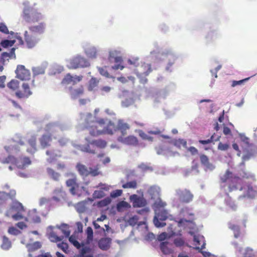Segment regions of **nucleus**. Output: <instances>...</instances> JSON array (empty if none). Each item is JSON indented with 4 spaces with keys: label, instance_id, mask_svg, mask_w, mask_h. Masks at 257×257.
I'll return each instance as SVG.
<instances>
[{
    "label": "nucleus",
    "instance_id": "79ce46f5",
    "mask_svg": "<svg viewBox=\"0 0 257 257\" xmlns=\"http://www.w3.org/2000/svg\"><path fill=\"white\" fill-rule=\"evenodd\" d=\"M26 139L22 137L20 134H16L12 139L14 142L18 144L19 145L23 146L25 145V140Z\"/></svg>",
    "mask_w": 257,
    "mask_h": 257
},
{
    "label": "nucleus",
    "instance_id": "c03bdc74",
    "mask_svg": "<svg viewBox=\"0 0 257 257\" xmlns=\"http://www.w3.org/2000/svg\"><path fill=\"white\" fill-rule=\"evenodd\" d=\"M5 149L9 154H16L20 151V148L17 145L5 146Z\"/></svg>",
    "mask_w": 257,
    "mask_h": 257
},
{
    "label": "nucleus",
    "instance_id": "7c9ffc66",
    "mask_svg": "<svg viewBox=\"0 0 257 257\" xmlns=\"http://www.w3.org/2000/svg\"><path fill=\"white\" fill-rule=\"evenodd\" d=\"M189 234L193 236V241L195 242V245H200L201 249H203L205 248V242L204 237L203 235L200 234H195V233L193 231H190Z\"/></svg>",
    "mask_w": 257,
    "mask_h": 257
},
{
    "label": "nucleus",
    "instance_id": "b1692460",
    "mask_svg": "<svg viewBox=\"0 0 257 257\" xmlns=\"http://www.w3.org/2000/svg\"><path fill=\"white\" fill-rule=\"evenodd\" d=\"M54 228V227L52 225H50L47 227V234L48 236V238L50 239L51 241L54 242H57L62 240L64 238L63 236H58L56 233L53 230Z\"/></svg>",
    "mask_w": 257,
    "mask_h": 257
},
{
    "label": "nucleus",
    "instance_id": "69168bd1",
    "mask_svg": "<svg viewBox=\"0 0 257 257\" xmlns=\"http://www.w3.org/2000/svg\"><path fill=\"white\" fill-rule=\"evenodd\" d=\"M122 193V190L121 189H117L112 191L110 194V197L112 198H115L120 196Z\"/></svg>",
    "mask_w": 257,
    "mask_h": 257
},
{
    "label": "nucleus",
    "instance_id": "bb28decb",
    "mask_svg": "<svg viewBox=\"0 0 257 257\" xmlns=\"http://www.w3.org/2000/svg\"><path fill=\"white\" fill-rule=\"evenodd\" d=\"M111 239L109 237H102L98 242V246L102 250L106 251L110 247Z\"/></svg>",
    "mask_w": 257,
    "mask_h": 257
},
{
    "label": "nucleus",
    "instance_id": "bf43d9fd",
    "mask_svg": "<svg viewBox=\"0 0 257 257\" xmlns=\"http://www.w3.org/2000/svg\"><path fill=\"white\" fill-rule=\"evenodd\" d=\"M229 228L233 231L235 238H238L239 236V228L238 225L229 223Z\"/></svg>",
    "mask_w": 257,
    "mask_h": 257
},
{
    "label": "nucleus",
    "instance_id": "39448f33",
    "mask_svg": "<svg viewBox=\"0 0 257 257\" xmlns=\"http://www.w3.org/2000/svg\"><path fill=\"white\" fill-rule=\"evenodd\" d=\"M82 79V76H72L68 73L66 74L62 81V84L65 85L68 88L70 97L72 99H77L82 95L84 93L83 86L80 85L76 88L72 87L73 85L80 82Z\"/></svg>",
    "mask_w": 257,
    "mask_h": 257
},
{
    "label": "nucleus",
    "instance_id": "8fccbe9b",
    "mask_svg": "<svg viewBox=\"0 0 257 257\" xmlns=\"http://www.w3.org/2000/svg\"><path fill=\"white\" fill-rule=\"evenodd\" d=\"M11 247V242L9 239L6 236L3 237V243L1 247L3 249L8 250Z\"/></svg>",
    "mask_w": 257,
    "mask_h": 257
},
{
    "label": "nucleus",
    "instance_id": "de8ad7c7",
    "mask_svg": "<svg viewBox=\"0 0 257 257\" xmlns=\"http://www.w3.org/2000/svg\"><path fill=\"white\" fill-rule=\"evenodd\" d=\"M168 244L167 241H163L160 243V249L165 254H169L172 252L171 249L168 247Z\"/></svg>",
    "mask_w": 257,
    "mask_h": 257
},
{
    "label": "nucleus",
    "instance_id": "13d9d810",
    "mask_svg": "<svg viewBox=\"0 0 257 257\" xmlns=\"http://www.w3.org/2000/svg\"><path fill=\"white\" fill-rule=\"evenodd\" d=\"M111 202V199L110 197H106L103 199L99 201L97 203V206L99 207H105L109 205Z\"/></svg>",
    "mask_w": 257,
    "mask_h": 257
},
{
    "label": "nucleus",
    "instance_id": "473e14b6",
    "mask_svg": "<svg viewBox=\"0 0 257 257\" xmlns=\"http://www.w3.org/2000/svg\"><path fill=\"white\" fill-rule=\"evenodd\" d=\"M155 150L158 155L168 156L171 153L169 147H168L165 144H162L159 146L156 147L155 148Z\"/></svg>",
    "mask_w": 257,
    "mask_h": 257
},
{
    "label": "nucleus",
    "instance_id": "412c9836",
    "mask_svg": "<svg viewBox=\"0 0 257 257\" xmlns=\"http://www.w3.org/2000/svg\"><path fill=\"white\" fill-rule=\"evenodd\" d=\"M117 141L122 144L132 146H136L138 144V139L134 136H129L126 137L119 136Z\"/></svg>",
    "mask_w": 257,
    "mask_h": 257
},
{
    "label": "nucleus",
    "instance_id": "052dcab7",
    "mask_svg": "<svg viewBox=\"0 0 257 257\" xmlns=\"http://www.w3.org/2000/svg\"><path fill=\"white\" fill-rule=\"evenodd\" d=\"M123 188H133L136 189L137 187V182L135 180L127 182L122 185Z\"/></svg>",
    "mask_w": 257,
    "mask_h": 257
},
{
    "label": "nucleus",
    "instance_id": "c756f323",
    "mask_svg": "<svg viewBox=\"0 0 257 257\" xmlns=\"http://www.w3.org/2000/svg\"><path fill=\"white\" fill-rule=\"evenodd\" d=\"M15 48H12L11 49L9 52H3L1 56V62L3 65L5 64L6 61H9V59H16V56L15 54Z\"/></svg>",
    "mask_w": 257,
    "mask_h": 257
},
{
    "label": "nucleus",
    "instance_id": "f3484780",
    "mask_svg": "<svg viewBox=\"0 0 257 257\" xmlns=\"http://www.w3.org/2000/svg\"><path fill=\"white\" fill-rule=\"evenodd\" d=\"M176 88V84L174 82H170L165 88L160 90L156 93V98L155 99V101H159L158 98L165 99L170 92H173L175 90Z\"/></svg>",
    "mask_w": 257,
    "mask_h": 257
},
{
    "label": "nucleus",
    "instance_id": "aec40b11",
    "mask_svg": "<svg viewBox=\"0 0 257 257\" xmlns=\"http://www.w3.org/2000/svg\"><path fill=\"white\" fill-rule=\"evenodd\" d=\"M62 130V128L58 122L49 123L45 127V130L49 133L48 135H51L52 137L53 136L54 139H56V137L54 136L55 133Z\"/></svg>",
    "mask_w": 257,
    "mask_h": 257
},
{
    "label": "nucleus",
    "instance_id": "3c124183",
    "mask_svg": "<svg viewBox=\"0 0 257 257\" xmlns=\"http://www.w3.org/2000/svg\"><path fill=\"white\" fill-rule=\"evenodd\" d=\"M27 246L29 251H33L40 248L41 244L39 241H36L31 244H28Z\"/></svg>",
    "mask_w": 257,
    "mask_h": 257
},
{
    "label": "nucleus",
    "instance_id": "6e6d98bb",
    "mask_svg": "<svg viewBox=\"0 0 257 257\" xmlns=\"http://www.w3.org/2000/svg\"><path fill=\"white\" fill-rule=\"evenodd\" d=\"M19 86V81L17 80L13 79L7 84V86L9 88L13 90H16L18 88Z\"/></svg>",
    "mask_w": 257,
    "mask_h": 257
},
{
    "label": "nucleus",
    "instance_id": "49530a36",
    "mask_svg": "<svg viewBox=\"0 0 257 257\" xmlns=\"http://www.w3.org/2000/svg\"><path fill=\"white\" fill-rule=\"evenodd\" d=\"M56 227L60 229L66 237H68L70 234V231L67 229L68 225L65 223H62L61 225H57Z\"/></svg>",
    "mask_w": 257,
    "mask_h": 257
},
{
    "label": "nucleus",
    "instance_id": "09e8293b",
    "mask_svg": "<svg viewBox=\"0 0 257 257\" xmlns=\"http://www.w3.org/2000/svg\"><path fill=\"white\" fill-rule=\"evenodd\" d=\"M15 42V40H9L8 39H4L1 41L0 45L2 47L4 48H7L8 47L13 46Z\"/></svg>",
    "mask_w": 257,
    "mask_h": 257
},
{
    "label": "nucleus",
    "instance_id": "a878e982",
    "mask_svg": "<svg viewBox=\"0 0 257 257\" xmlns=\"http://www.w3.org/2000/svg\"><path fill=\"white\" fill-rule=\"evenodd\" d=\"M47 156L49 157L47 159V161L49 163H52L57 160L59 158L61 157V152L58 150H47L46 152Z\"/></svg>",
    "mask_w": 257,
    "mask_h": 257
},
{
    "label": "nucleus",
    "instance_id": "0eeeda50",
    "mask_svg": "<svg viewBox=\"0 0 257 257\" xmlns=\"http://www.w3.org/2000/svg\"><path fill=\"white\" fill-rule=\"evenodd\" d=\"M152 71L151 64L141 62V64L137 68H135L134 73L139 79V82L145 84L148 82L147 76Z\"/></svg>",
    "mask_w": 257,
    "mask_h": 257
},
{
    "label": "nucleus",
    "instance_id": "5fc2aeb1",
    "mask_svg": "<svg viewBox=\"0 0 257 257\" xmlns=\"http://www.w3.org/2000/svg\"><path fill=\"white\" fill-rule=\"evenodd\" d=\"M16 96L19 99H26L31 96V92L28 91L26 93L25 92H23L19 90L16 92Z\"/></svg>",
    "mask_w": 257,
    "mask_h": 257
},
{
    "label": "nucleus",
    "instance_id": "393cba45",
    "mask_svg": "<svg viewBox=\"0 0 257 257\" xmlns=\"http://www.w3.org/2000/svg\"><path fill=\"white\" fill-rule=\"evenodd\" d=\"M46 24L41 22L37 25L32 26L29 27V31L35 35H40L44 33L46 28Z\"/></svg>",
    "mask_w": 257,
    "mask_h": 257
},
{
    "label": "nucleus",
    "instance_id": "37998d69",
    "mask_svg": "<svg viewBox=\"0 0 257 257\" xmlns=\"http://www.w3.org/2000/svg\"><path fill=\"white\" fill-rule=\"evenodd\" d=\"M46 66H40L36 67H33L32 68L33 74L34 76L44 74L45 72Z\"/></svg>",
    "mask_w": 257,
    "mask_h": 257
},
{
    "label": "nucleus",
    "instance_id": "e433bc0d",
    "mask_svg": "<svg viewBox=\"0 0 257 257\" xmlns=\"http://www.w3.org/2000/svg\"><path fill=\"white\" fill-rule=\"evenodd\" d=\"M99 80L95 77H92L88 82L87 89L89 91L94 92L96 90Z\"/></svg>",
    "mask_w": 257,
    "mask_h": 257
},
{
    "label": "nucleus",
    "instance_id": "c9c22d12",
    "mask_svg": "<svg viewBox=\"0 0 257 257\" xmlns=\"http://www.w3.org/2000/svg\"><path fill=\"white\" fill-rule=\"evenodd\" d=\"M76 168L80 175L83 176H87L89 175V169L84 165L78 163L76 164Z\"/></svg>",
    "mask_w": 257,
    "mask_h": 257
},
{
    "label": "nucleus",
    "instance_id": "338daca9",
    "mask_svg": "<svg viewBox=\"0 0 257 257\" xmlns=\"http://www.w3.org/2000/svg\"><path fill=\"white\" fill-rule=\"evenodd\" d=\"M57 246L61 249L64 252L67 253L68 249V244L64 241L57 244Z\"/></svg>",
    "mask_w": 257,
    "mask_h": 257
},
{
    "label": "nucleus",
    "instance_id": "7ed1b4c3",
    "mask_svg": "<svg viewBox=\"0 0 257 257\" xmlns=\"http://www.w3.org/2000/svg\"><path fill=\"white\" fill-rule=\"evenodd\" d=\"M238 137L240 141V146L242 152L239 150V146L236 143L232 144L233 149L237 151V155L240 156L242 154V162L239 164L240 170H238V175L243 178L255 180L253 174L247 172L244 169V162L257 157V145L250 143V139L246 136L244 133H238Z\"/></svg>",
    "mask_w": 257,
    "mask_h": 257
},
{
    "label": "nucleus",
    "instance_id": "4d7b16f0",
    "mask_svg": "<svg viewBox=\"0 0 257 257\" xmlns=\"http://www.w3.org/2000/svg\"><path fill=\"white\" fill-rule=\"evenodd\" d=\"M47 173L54 180L58 181L59 180L60 174L55 172L51 168H48L47 169Z\"/></svg>",
    "mask_w": 257,
    "mask_h": 257
},
{
    "label": "nucleus",
    "instance_id": "2f4dec72",
    "mask_svg": "<svg viewBox=\"0 0 257 257\" xmlns=\"http://www.w3.org/2000/svg\"><path fill=\"white\" fill-rule=\"evenodd\" d=\"M28 138L27 141L31 147V148H28L27 151L28 153L33 154L37 151L36 147V136L35 135H32L30 138H28V136L27 137Z\"/></svg>",
    "mask_w": 257,
    "mask_h": 257
},
{
    "label": "nucleus",
    "instance_id": "a18cd8bd",
    "mask_svg": "<svg viewBox=\"0 0 257 257\" xmlns=\"http://www.w3.org/2000/svg\"><path fill=\"white\" fill-rule=\"evenodd\" d=\"M69 241L77 249H80L83 246V243H80L73 235L69 236Z\"/></svg>",
    "mask_w": 257,
    "mask_h": 257
},
{
    "label": "nucleus",
    "instance_id": "2eb2a0df",
    "mask_svg": "<svg viewBox=\"0 0 257 257\" xmlns=\"http://www.w3.org/2000/svg\"><path fill=\"white\" fill-rule=\"evenodd\" d=\"M85 55L89 58L95 59L97 57L98 49L96 47L87 42H84L81 44Z\"/></svg>",
    "mask_w": 257,
    "mask_h": 257
},
{
    "label": "nucleus",
    "instance_id": "f03ea898",
    "mask_svg": "<svg viewBox=\"0 0 257 257\" xmlns=\"http://www.w3.org/2000/svg\"><path fill=\"white\" fill-rule=\"evenodd\" d=\"M80 120L82 128L88 130L89 134L92 136L105 134L112 135L114 131H120L121 136H123L127 134V131L130 129V125L123 120L119 119L115 127L111 121L103 118L97 119L90 113H81Z\"/></svg>",
    "mask_w": 257,
    "mask_h": 257
},
{
    "label": "nucleus",
    "instance_id": "cd10ccee",
    "mask_svg": "<svg viewBox=\"0 0 257 257\" xmlns=\"http://www.w3.org/2000/svg\"><path fill=\"white\" fill-rule=\"evenodd\" d=\"M66 183L68 187H71L69 191L73 195L79 196L80 195L81 193L78 192V186L76 185L75 179H69L67 180Z\"/></svg>",
    "mask_w": 257,
    "mask_h": 257
},
{
    "label": "nucleus",
    "instance_id": "dca6fc26",
    "mask_svg": "<svg viewBox=\"0 0 257 257\" xmlns=\"http://www.w3.org/2000/svg\"><path fill=\"white\" fill-rule=\"evenodd\" d=\"M118 97L123 99L121 100V105L123 107H128L135 102L134 95L127 90L122 91L118 94Z\"/></svg>",
    "mask_w": 257,
    "mask_h": 257
},
{
    "label": "nucleus",
    "instance_id": "20e7f679",
    "mask_svg": "<svg viewBox=\"0 0 257 257\" xmlns=\"http://www.w3.org/2000/svg\"><path fill=\"white\" fill-rule=\"evenodd\" d=\"M156 50L151 51L150 57L153 60L155 64L164 62L165 64V71L168 73H172L176 65L178 59V55L171 48H166L158 51V43H154Z\"/></svg>",
    "mask_w": 257,
    "mask_h": 257
},
{
    "label": "nucleus",
    "instance_id": "603ef678",
    "mask_svg": "<svg viewBox=\"0 0 257 257\" xmlns=\"http://www.w3.org/2000/svg\"><path fill=\"white\" fill-rule=\"evenodd\" d=\"M85 203L86 202L85 201H82L76 204L75 208L78 213H81L85 211L86 209Z\"/></svg>",
    "mask_w": 257,
    "mask_h": 257
},
{
    "label": "nucleus",
    "instance_id": "f704fd0d",
    "mask_svg": "<svg viewBox=\"0 0 257 257\" xmlns=\"http://www.w3.org/2000/svg\"><path fill=\"white\" fill-rule=\"evenodd\" d=\"M51 141L52 136L48 134L43 135L39 139L41 146L43 149L49 146Z\"/></svg>",
    "mask_w": 257,
    "mask_h": 257
},
{
    "label": "nucleus",
    "instance_id": "1a4fd4ad",
    "mask_svg": "<svg viewBox=\"0 0 257 257\" xmlns=\"http://www.w3.org/2000/svg\"><path fill=\"white\" fill-rule=\"evenodd\" d=\"M86 140L88 143L86 145L77 146L78 149L84 152L95 154V147L99 148H104L106 146V141L101 139L94 140L90 141L87 138H86Z\"/></svg>",
    "mask_w": 257,
    "mask_h": 257
},
{
    "label": "nucleus",
    "instance_id": "72a5a7b5",
    "mask_svg": "<svg viewBox=\"0 0 257 257\" xmlns=\"http://www.w3.org/2000/svg\"><path fill=\"white\" fill-rule=\"evenodd\" d=\"M160 188L158 186H151L148 190V193L152 199L160 196Z\"/></svg>",
    "mask_w": 257,
    "mask_h": 257
},
{
    "label": "nucleus",
    "instance_id": "e2e57ef3",
    "mask_svg": "<svg viewBox=\"0 0 257 257\" xmlns=\"http://www.w3.org/2000/svg\"><path fill=\"white\" fill-rule=\"evenodd\" d=\"M112 89V88L110 86H104L101 87L100 88L99 91L101 95H105L108 94Z\"/></svg>",
    "mask_w": 257,
    "mask_h": 257
},
{
    "label": "nucleus",
    "instance_id": "423d86ee",
    "mask_svg": "<svg viewBox=\"0 0 257 257\" xmlns=\"http://www.w3.org/2000/svg\"><path fill=\"white\" fill-rule=\"evenodd\" d=\"M23 4L24 6L23 17L26 22L34 23L43 19V15L36 9L30 6L28 1L24 2Z\"/></svg>",
    "mask_w": 257,
    "mask_h": 257
},
{
    "label": "nucleus",
    "instance_id": "4be33fe9",
    "mask_svg": "<svg viewBox=\"0 0 257 257\" xmlns=\"http://www.w3.org/2000/svg\"><path fill=\"white\" fill-rule=\"evenodd\" d=\"M130 200L132 202L134 207H145L147 204V201L145 199L136 194L131 195L130 196Z\"/></svg>",
    "mask_w": 257,
    "mask_h": 257
},
{
    "label": "nucleus",
    "instance_id": "a19ab883",
    "mask_svg": "<svg viewBox=\"0 0 257 257\" xmlns=\"http://www.w3.org/2000/svg\"><path fill=\"white\" fill-rule=\"evenodd\" d=\"M155 199L156 200L153 205L154 211H155V209H162L163 207L166 205V203L162 201L160 197L156 198Z\"/></svg>",
    "mask_w": 257,
    "mask_h": 257
},
{
    "label": "nucleus",
    "instance_id": "ddd939ff",
    "mask_svg": "<svg viewBox=\"0 0 257 257\" xmlns=\"http://www.w3.org/2000/svg\"><path fill=\"white\" fill-rule=\"evenodd\" d=\"M155 215L154 217L153 222L157 227H162L166 225L163 221L168 217V212L165 209H155Z\"/></svg>",
    "mask_w": 257,
    "mask_h": 257
},
{
    "label": "nucleus",
    "instance_id": "680f3d73",
    "mask_svg": "<svg viewBox=\"0 0 257 257\" xmlns=\"http://www.w3.org/2000/svg\"><path fill=\"white\" fill-rule=\"evenodd\" d=\"M174 145L179 148L183 146L187 148V142L183 139H179L175 140L174 142Z\"/></svg>",
    "mask_w": 257,
    "mask_h": 257
},
{
    "label": "nucleus",
    "instance_id": "4c0bfd02",
    "mask_svg": "<svg viewBox=\"0 0 257 257\" xmlns=\"http://www.w3.org/2000/svg\"><path fill=\"white\" fill-rule=\"evenodd\" d=\"M36 213L37 209H33L29 211L28 216L32 220L33 222L38 223L41 222V218L39 216L36 215Z\"/></svg>",
    "mask_w": 257,
    "mask_h": 257
},
{
    "label": "nucleus",
    "instance_id": "6ab92c4d",
    "mask_svg": "<svg viewBox=\"0 0 257 257\" xmlns=\"http://www.w3.org/2000/svg\"><path fill=\"white\" fill-rule=\"evenodd\" d=\"M24 36L25 40L28 48L34 47L39 41L38 36L31 33L30 31L29 32L25 31Z\"/></svg>",
    "mask_w": 257,
    "mask_h": 257
},
{
    "label": "nucleus",
    "instance_id": "864d4df0",
    "mask_svg": "<svg viewBox=\"0 0 257 257\" xmlns=\"http://www.w3.org/2000/svg\"><path fill=\"white\" fill-rule=\"evenodd\" d=\"M128 64L134 66L135 68H137L138 66L141 64V62H139V58L138 57H133L128 59Z\"/></svg>",
    "mask_w": 257,
    "mask_h": 257
},
{
    "label": "nucleus",
    "instance_id": "58836bf2",
    "mask_svg": "<svg viewBox=\"0 0 257 257\" xmlns=\"http://www.w3.org/2000/svg\"><path fill=\"white\" fill-rule=\"evenodd\" d=\"M63 70V67L59 65H54L49 70V74L50 75H55L60 73Z\"/></svg>",
    "mask_w": 257,
    "mask_h": 257
},
{
    "label": "nucleus",
    "instance_id": "c85d7f7f",
    "mask_svg": "<svg viewBox=\"0 0 257 257\" xmlns=\"http://www.w3.org/2000/svg\"><path fill=\"white\" fill-rule=\"evenodd\" d=\"M120 54V51L117 49H111L109 51L108 59L110 61L113 60L115 63L122 62V59L121 56H118Z\"/></svg>",
    "mask_w": 257,
    "mask_h": 257
},
{
    "label": "nucleus",
    "instance_id": "f8f14e48",
    "mask_svg": "<svg viewBox=\"0 0 257 257\" xmlns=\"http://www.w3.org/2000/svg\"><path fill=\"white\" fill-rule=\"evenodd\" d=\"M89 66V61L81 55H76L69 60V67L70 68H85Z\"/></svg>",
    "mask_w": 257,
    "mask_h": 257
},
{
    "label": "nucleus",
    "instance_id": "0e129e2a",
    "mask_svg": "<svg viewBox=\"0 0 257 257\" xmlns=\"http://www.w3.org/2000/svg\"><path fill=\"white\" fill-rule=\"evenodd\" d=\"M86 232L87 234V242H89L90 241H91L93 238V232L92 228L91 227H88L86 229Z\"/></svg>",
    "mask_w": 257,
    "mask_h": 257
},
{
    "label": "nucleus",
    "instance_id": "6e6552de",
    "mask_svg": "<svg viewBox=\"0 0 257 257\" xmlns=\"http://www.w3.org/2000/svg\"><path fill=\"white\" fill-rule=\"evenodd\" d=\"M25 211V208L23 204L16 200L13 201L9 209L6 212L7 216L12 217L16 221L20 220L24 217L22 213Z\"/></svg>",
    "mask_w": 257,
    "mask_h": 257
},
{
    "label": "nucleus",
    "instance_id": "a211bd4d",
    "mask_svg": "<svg viewBox=\"0 0 257 257\" xmlns=\"http://www.w3.org/2000/svg\"><path fill=\"white\" fill-rule=\"evenodd\" d=\"M15 73L16 77L21 80H28L30 79V72L24 65H18Z\"/></svg>",
    "mask_w": 257,
    "mask_h": 257
},
{
    "label": "nucleus",
    "instance_id": "774afa93",
    "mask_svg": "<svg viewBox=\"0 0 257 257\" xmlns=\"http://www.w3.org/2000/svg\"><path fill=\"white\" fill-rule=\"evenodd\" d=\"M8 232L12 235H18L21 233V231L16 227L12 226L9 228Z\"/></svg>",
    "mask_w": 257,
    "mask_h": 257
},
{
    "label": "nucleus",
    "instance_id": "5701e85b",
    "mask_svg": "<svg viewBox=\"0 0 257 257\" xmlns=\"http://www.w3.org/2000/svg\"><path fill=\"white\" fill-rule=\"evenodd\" d=\"M220 36L218 30L216 29L211 30L207 33L205 37V43L209 44L213 43L217 40Z\"/></svg>",
    "mask_w": 257,
    "mask_h": 257
},
{
    "label": "nucleus",
    "instance_id": "9b49d317",
    "mask_svg": "<svg viewBox=\"0 0 257 257\" xmlns=\"http://www.w3.org/2000/svg\"><path fill=\"white\" fill-rule=\"evenodd\" d=\"M176 195L178 197L179 201L173 200L172 204L174 206L179 208L180 207V202L188 203L191 202L193 197V194L190 191L186 189L176 190Z\"/></svg>",
    "mask_w": 257,
    "mask_h": 257
},
{
    "label": "nucleus",
    "instance_id": "9d476101",
    "mask_svg": "<svg viewBox=\"0 0 257 257\" xmlns=\"http://www.w3.org/2000/svg\"><path fill=\"white\" fill-rule=\"evenodd\" d=\"M1 162L3 164H15L19 169H25L31 164L29 157H24L16 159L11 155L6 158L1 159Z\"/></svg>",
    "mask_w": 257,
    "mask_h": 257
},
{
    "label": "nucleus",
    "instance_id": "ea45409f",
    "mask_svg": "<svg viewBox=\"0 0 257 257\" xmlns=\"http://www.w3.org/2000/svg\"><path fill=\"white\" fill-rule=\"evenodd\" d=\"M131 207L128 203L124 201H121L117 203L116 206V210L118 212H121L124 209H128Z\"/></svg>",
    "mask_w": 257,
    "mask_h": 257
},
{
    "label": "nucleus",
    "instance_id": "4468645a",
    "mask_svg": "<svg viewBox=\"0 0 257 257\" xmlns=\"http://www.w3.org/2000/svg\"><path fill=\"white\" fill-rule=\"evenodd\" d=\"M180 216L181 218L177 221L179 226H182L184 222H190L191 219H192L194 216V214L191 209L187 207L182 208L180 211Z\"/></svg>",
    "mask_w": 257,
    "mask_h": 257
},
{
    "label": "nucleus",
    "instance_id": "f257e3e1",
    "mask_svg": "<svg viewBox=\"0 0 257 257\" xmlns=\"http://www.w3.org/2000/svg\"><path fill=\"white\" fill-rule=\"evenodd\" d=\"M220 187L226 194L224 198L225 205L233 211L236 210L237 206L228 196L229 192L236 191L240 193L238 194V200L246 206L257 197L256 185L252 184H244L241 178L229 170H227L224 174L220 176Z\"/></svg>",
    "mask_w": 257,
    "mask_h": 257
}]
</instances>
